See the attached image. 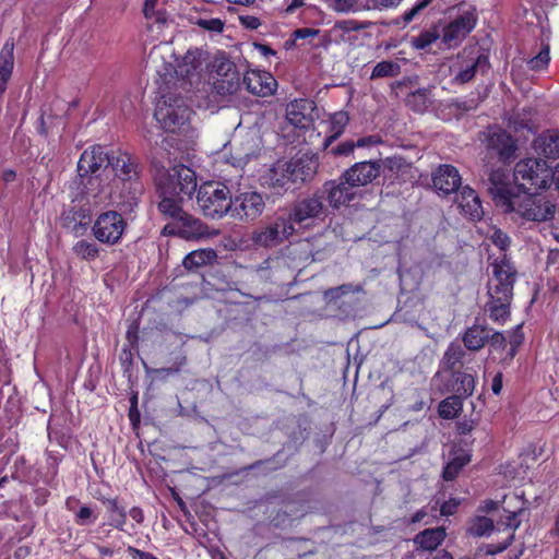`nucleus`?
Masks as SVG:
<instances>
[{"label": "nucleus", "mask_w": 559, "mask_h": 559, "mask_svg": "<svg viewBox=\"0 0 559 559\" xmlns=\"http://www.w3.org/2000/svg\"><path fill=\"white\" fill-rule=\"evenodd\" d=\"M465 355V349L459 343L452 342L449 344L443 354L441 365L445 370H453L459 364L462 362Z\"/></svg>", "instance_id": "nucleus-34"}, {"label": "nucleus", "mask_w": 559, "mask_h": 559, "mask_svg": "<svg viewBox=\"0 0 559 559\" xmlns=\"http://www.w3.org/2000/svg\"><path fill=\"white\" fill-rule=\"evenodd\" d=\"M447 533L444 527L427 528L418 533L413 542L417 550L433 551L445 539Z\"/></svg>", "instance_id": "nucleus-26"}, {"label": "nucleus", "mask_w": 559, "mask_h": 559, "mask_svg": "<svg viewBox=\"0 0 559 559\" xmlns=\"http://www.w3.org/2000/svg\"><path fill=\"white\" fill-rule=\"evenodd\" d=\"M492 278L489 284V301L485 306L489 318L503 324L510 317V305L513 297V285L516 280L514 265L503 257L492 264Z\"/></svg>", "instance_id": "nucleus-1"}, {"label": "nucleus", "mask_w": 559, "mask_h": 559, "mask_svg": "<svg viewBox=\"0 0 559 559\" xmlns=\"http://www.w3.org/2000/svg\"><path fill=\"white\" fill-rule=\"evenodd\" d=\"M97 516L90 507H81L75 514V521L80 525H88L95 522Z\"/></svg>", "instance_id": "nucleus-50"}, {"label": "nucleus", "mask_w": 559, "mask_h": 559, "mask_svg": "<svg viewBox=\"0 0 559 559\" xmlns=\"http://www.w3.org/2000/svg\"><path fill=\"white\" fill-rule=\"evenodd\" d=\"M340 290H344V294H348L350 292H354L353 289V285H341L338 287H334V288H331L329 290L325 292V297L326 298H331V299H334V298H338L340 297V294L338 292Z\"/></svg>", "instance_id": "nucleus-63"}, {"label": "nucleus", "mask_w": 559, "mask_h": 559, "mask_svg": "<svg viewBox=\"0 0 559 559\" xmlns=\"http://www.w3.org/2000/svg\"><path fill=\"white\" fill-rule=\"evenodd\" d=\"M522 512V509L519 511H509L506 515L504 520H501V523L507 527L514 532L520 527L521 520H519V514Z\"/></svg>", "instance_id": "nucleus-51"}, {"label": "nucleus", "mask_w": 559, "mask_h": 559, "mask_svg": "<svg viewBox=\"0 0 559 559\" xmlns=\"http://www.w3.org/2000/svg\"><path fill=\"white\" fill-rule=\"evenodd\" d=\"M373 9L384 10L397 7L402 0H369Z\"/></svg>", "instance_id": "nucleus-57"}, {"label": "nucleus", "mask_w": 559, "mask_h": 559, "mask_svg": "<svg viewBox=\"0 0 559 559\" xmlns=\"http://www.w3.org/2000/svg\"><path fill=\"white\" fill-rule=\"evenodd\" d=\"M318 34H319V29L304 27V28L296 29L294 32V37H295V39H305V38H309V37H314Z\"/></svg>", "instance_id": "nucleus-62"}, {"label": "nucleus", "mask_w": 559, "mask_h": 559, "mask_svg": "<svg viewBox=\"0 0 559 559\" xmlns=\"http://www.w3.org/2000/svg\"><path fill=\"white\" fill-rule=\"evenodd\" d=\"M493 521L486 516H476L468 527V533L473 536L481 537L493 531Z\"/></svg>", "instance_id": "nucleus-40"}, {"label": "nucleus", "mask_w": 559, "mask_h": 559, "mask_svg": "<svg viewBox=\"0 0 559 559\" xmlns=\"http://www.w3.org/2000/svg\"><path fill=\"white\" fill-rule=\"evenodd\" d=\"M381 162L380 160H367L358 162L352 167L346 169L342 176L349 185H352L356 191L360 187H365L372 182L380 176Z\"/></svg>", "instance_id": "nucleus-17"}, {"label": "nucleus", "mask_w": 559, "mask_h": 559, "mask_svg": "<svg viewBox=\"0 0 559 559\" xmlns=\"http://www.w3.org/2000/svg\"><path fill=\"white\" fill-rule=\"evenodd\" d=\"M194 24L199 27L213 32V33H222L224 29V22L221 19H198L194 21Z\"/></svg>", "instance_id": "nucleus-47"}, {"label": "nucleus", "mask_w": 559, "mask_h": 559, "mask_svg": "<svg viewBox=\"0 0 559 559\" xmlns=\"http://www.w3.org/2000/svg\"><path fill=\"white\" fill-rule=\"evenodd\" d=\"M348 122V116L346 112L338 111L331 117L329 135L324 142V146L328 147L333 141H335L343 132L345 126Z\"/></svg>", "instance_id": "nucleus-38"}, {"label": "nucleus", "mask_w": 559, "mask_h": 559, "mask_svg": "<svg viewBox=\"0 0 559 559\" xmlns=\"http://www.w3.org/2000/svg\"><path fill=\"white\" fill-rule=\"evenodd\" d=\"M438 38L439 35L437 32L426 31L412 38V46L416 49L423 50L431 46Z\"/></svg>", "instance_id": "nucleus-44"}, {"label": "nucleus", "mask_w": 559, "mask_h": 559, "mask_svg": "<svg viewBox=\"0 0 559 559\" xmlns=\"http://www.w3.org/2000/svg\"><path fill=\"white\" fill-rule=\"evenodd\" d=\"M202 66V52L198 49L189 50L183 56L181 62L178 64L176 73L178 76L187 79L190 83H192L194 79L199 78Z\"/></svg>", "instance_id": "nucleus-25"}, {"label": "nucleus", "mask_w": 559, "mask_h": 559, "mask_svg": "<svg viewBox=\"0 0 559 559\" xmlns=\"http://www.w3.org/2000/svg\"><path fill=\"white\" fill-rule=\"evenodd\" d=\"M243 85L251 94L265 97L276 91L277 82L273 75L266 71L252 70L246 72Z\"/></svg>", "instance_id": "nucleus-18"}, {"label": "nucleus", "mask_w": 559, "mask_h": 559, "mask_svg": "<svg viewBox=\"0 0 559 559\" xmlns=\"http://www.w3.org/2000/svg\"><path fill=\"white\" fill-rule=\"evenodd\" d=\"M73 252L76 257L91 261L98 257L99 248L94 242L80 240L74 245Z\"/></svg>", "instance_id": "nucleus-41"}, {"label": "nucleus", "mask_w": 559, "mask_h": 559, "mask_svg": "<svg viewBox=\"0 0 559 559\" xmlns=\"http://www.w3.org/2000/svg\"><path fill=\"white\" fill-rule=\"evenodd\" d=\"M513 539H514V534L511 533L508 536L507 540L504 543L500 544L499 546L496 547L495 545H489L486 552L489 555H495V554L501 552L511 545Z\"/></svg>", "instance_id": "nucleus-60"}, {"label": "nucleus", "mask_w": 559, "mask_h": 559, "mask_svg": "<svg viewBox=\"0 0 559 559\" xmlns=\"http://www.w3.org/2000/svg\"><path fill=\"white\" fill-rule=\"evenodd\" d=\"M177 223V229L171 230L170 233L185 240L209 238L213 235L207 225L188 213H186Z\"/></svg>", "instance_id": "nucleus-20"}, {"label": "nucleus", "mask_w": 559, "mask_h": 559, "mask_svg": "<svg viewBox=\"0 0 559 559\" xmlns=\"http://www.w3.org/2000/svg\"><path fill=\"white\" fill-rule=\"evenodd\" d=\"M331 8L337 12L358 11V0H331Z\"/></svg>", "instance_id": "nucleus-49"}, {"label": "nucleus", "mask_w": 559, "mask_h": 559, "mask_svg": "<svg viewBox=\"0 0 559 559\" xmlns=\"http://www.w3.org/2000/svg\"><path fill=\"white\" fill-rule=\"evenodd\" d=\"M313 103L308 99H295L286 107V119L296 128H307L311 122Z\"/></svg>", "instance_id": "nucleus-23"}, {"label": "nucleus", "mask_w": 559, "mask_h": 559, "mask_svg": "<svg viewBox=\"0 0 559 559\" xmlns=\"http://www.w3.org/2000/svg\"><path fill=\"white\" fill-rule=\"evenodd\" d=\"M536 148L548 158H559V133L551 131L540 135Z\"/></svg>", "instance_id": "nucleus-33"}, {"label": "nucleus", "mask_w": 559, "mask_h": 559, "mask_svg": "<svg viewBox=\"0 0 559 559\" xmlns=\"http://www.w3.org/2000/svg\"><path fill=\"white\" fill-rule=\"evenodd\" d=\"M318 190L323 195L324 202L328 201V206L332 209L347 205L358 195L356 189L342 175L335 180L326 181Z\"/></svg>", "instance_id": "nucleus-14"}, {"label": "nucleus", "mask_w": 559, "mask_h": 559, "mask_svg": "<svg viewBox=\"0 0 559 559\" xmlns=\"http://www.w3.org/2000/svg\"><path fill=\"white\" fill-rule=\"evenodd\" d=\"M318 163L311 157L277 160L265 176V185L273 189L287 190L292 185L301 183L313 178Z\"/></svg>", "instance_id": "nucleus-2"}, {"label": "nucleus", "mask_w": 559, "mask_h": 559, "mask_svg": "<svg viewBox=\"0 0 559 559\" xmlns=\"http://www.w3.org/2000/svg\"><path fill=\"white\" fill-rule=\"evenodd\" d=\"M549 61H550L549 46L546 45L542 48V50L538 52V55H536L535 57H533L528 60L527 64L531 70L538 71V70L546 69Z\"/></svg>", "instance_id": "nucleus-45"}, {"label": "nucleus", "mask_w": 559, "mask_h": 559, "mask_svg": "<svg viewBox=\"0 0 559 559\" xmlns=\"http://www.w3.org/2000/svg\"><path fill=\"white\" fill-rule=\"evenodd\" d=\"M157 0H145L143 7V13L145 19L154 20L155 23L164 25L167 22V15L165 12L156 11Z\"/></svg>", "instance_id": "nucleus-43"}, {"label": "nucleus", "mask_w": 559, "mask_h": 559, "mask_svg": "<svg viewBox=\"0 0 559 559\" xmlns=\"http://www.w3.org/2000/svg\"><path fill=\"white\" fill-rule=\"evenodd\" d=\"M110 156L104 151L100 145H93L86 148L78 163V174L81 176L103 174V170L108 171Z\"/></svg>", "instance_id": "nucleus-16"}, {"label": "nucleus", "mask_w": 559, "mask_h": 559, "mask_svg": "<svg viewBox=\"0 0 559 559\" xmlns=\"http://www.w3.org/2000/svg\"><path fill=\"white\" fill-rule=\"evenodd\" d=\"M355 147V142L346 141L333 147L331 153L334 155H349L354 152Z\"/></svg>", "instance_id": "nucleus-54"}, {"label": "nucleus", "mask_w": 559, "mask_h": 559, "mask_svg": "<svg viewBox=\"0 0 559 559\" xmlns=\"http://www.w3.org/2000/svg\"><path fill=\"white\" fill-rule=\"evenodd\" d=\"M288 211L299 227H309L329 215V206L319 190L294 202Z\"/></svg>", "instance_id": "nucleus-10"}, {"label": "nucleus", "mask_w": 559, "mask_h": 559, "mask_svg": "<svg viewBox=\"0 0 559 559\" xmlns=\"http://www.w3.org/2000/svg\"><path fill=\"white\" fill-rule=\"evenodd\" d=\"M462 409V400L456 395L449 396L440 402L438 413L441 418L452 419Z\"/></svg>", "instance_id": "nucleus-37"}, {"label": "nucleus", "mask_w": 559, "mask_h": 559, "mask_svg": "<svg viewBox=\"0 0 559 559\" xmlns=\"http://www.w3.org/2000/svg\"><path fill=\"white\" fill-rule=\"evenodd\" d=\"M239 20L240 23L249 29H257L261 25L260 20L253 15H240Z\"/></svg>", "instance_id": "nucleus-59"}, {"label": "nucleus", "mask_w": 559, "mask_h": 559, "mask_svg": "<svg viewBox=\"0 0 559 559\" xmlns=\"http://www.w3.org/2000/svg\"><path fill=\"white\" fill-rule=\"evenodd\" d=\"M460 501L457 499H449L444 501L440 507L441 515L449 516L456 512Z\"/></svg>", "instance_id": "nucleus-53"}, {"label": "nucleus", "mask_w": 559, "mask_h": 559, "mask_svg": "<svg viewBox=\"0 0 559 559\" xmlns=\"http://www.w3.org/2000/svg\"><path fill=\"white\" fill-rule=\"evenodd\" d=\"M462 468V464H456V461H451L450 463H448V465L444 467V471H443V478L445 480H452L454 479L460 469Z\"/></svg>", "instance_id": "nucleus-56"}, {"label": "nucleus", "mask_w": 559, "mask_h": 559, "mask_svg": "<svg viewBox=\"0 0 559 559\" xmlns=\"http://www.w3.org/2000/svg\"><path fill=\"white\" fill-rule=\"evenodd\" d=\"M514 180L524 188L546 189L552 182V169L544 159L524 158L514 167Z\"/></svg>", "instance_id": "nucleus-9"}, {"label": "nucleus", "mask_w": 559, "mask_h": 559, "mask_svg": "<svg viewBox=\"0 0 559 559\" xmlns=\"http://www.w3.org/2000/svg\"><path fill=\"white\" fill-rule=\"evenodd\" d=\"M296 225L288 210L278 211L272 222L253 233L252 240L264 248L277 247L296 234Z\"/></svg>", "instance_id": "nucleus-6"}, {"label": "nucleus", "mask_w": 559, "mask_h": 559, "mask_svg": "<svg viewBox=\"0 0 559 559\" xmlns=\"http://www.w3.org/2000/svg\"><path fill=\"white\" fill-rule=\"evenodd\" d=\"M162 190V200L158 203V210L165 216L171 217L174 221L178 222L186 212L181 207V202L185 198H179L176 194H169L165 192V189Z\"/></svg>", "instance_id": "nucleus-30"}, {"label": "nucleus", "mask_w": 559, "mask_h": 559, "mask_svg": "<svg viewBox=\"0 0 559 559\" xmlns=\"http://www.w3.org/2000/svg\"><path fill=\"white\" fill-rule=\"evenodd\" d=\"M108 512L110 513V522L109 524L117 527L120 531H123V526L127 522V513L126 510L119 506L117 499H107L104 501Z\"/></svg>", "instance_id": "nucleus-36"}, {"label": "nucleus", "mask_w": 559, "mask_h": 559, "mask_svg": "<svg viewBox=\"0 0 559 559\" xmlns=\"http://www.w3.org/2000/svg\"><path fill=\"white\" fill-rule=\"evenodd\" d=\"M191 112L183 98L169 94L157 102L154 117L165 131L176 132L189 121Z\"/></svg>", "instance_id": "nucleus-7"}, {"label": "nucleus", "mask_w": 559, "mask_h": 559, "mask_svg": "<svg viewBox=\"0 0 559 559\" xmlns=\"http://www.w3.org/2000/svg\"><path fill=\"white\" fill-rule=\"evenodd\" d=\"M432 1L433 0H418L411 10L404 13V20L406 22H411L416 16V14L428 7Z\"/></svg>", "instance_id": "nucleus-52"}, {"label": "nucleus", "mask_w": 559, "mask_h": 559, "mask_svg": "<svg viewBox=\"0 0 559 559\" xmlns=\"http://www.w3.org/2000/svg\"><path fill=\"white\" fill-rule=\"evenodd\" d=\"M81 218H85V214L82 210L76 211L74 207L63 212L61 216L62 225L72 231H78L79 227L84 225Z\"/></svg>", "instance_id": "nucleus-42"}, {"label": "nucleus", "mask_w": 559, "mask_h": 559, "mask_svg": "<svg viewBox=\"0 0 559 559\" xmlns=\"http://www.w3.org/2000/svg\"><path fill=\"white\" fill-rule=\"evenodd\" d=\"M127 226V221L119 212L109 210L97 216L92 233L100 243L115 246L121 241Z\"/></svg>", "instance_id": "nucleus-12"}, {"label": "nucleus", "mask_w": 559, "mask_h": 559, "mask_svg": "<svg viewBox=\"0 0 559 559\" xmlns=\"http://www.w3.org/2000/svg\"><path fill=\"white\" fill-rule=\"evenodd\" d=\"M186 362H187V357L185 355H180V356L176 357L175 362L171 367L163 368L159 370V372L165 373V374L177 373L181 370V368L186 365Z\"/></svg>", "instance_id": "nucleus-55"}, {"label": "nucleus", "mask_w": 559, "mask_h": 559, "mask_svg": "<svg viewBox=\"0 0 559 559\" xmlns=\"http://www.w3.org/2000/svg\"><path fill=\"white\" fill-rule=\"evenodd\" d=\"M487 67V58L483 55H478L475 58L469 59L466 64H462L453 80L459 84L467 83L478 71H485Z\"/></svg>", "instance_id": "nucleus-29"}, {"label": "nucleus", "mask_w": 559, "mask_h": 559, "mask_svg": "<svg viewBox=\"0 0 559 559\" xmlns=\"http://www.w3.org/2000/svg\"><path fill=\"white\" fill-rule=\"evenodd\" d=\"M488 237L491 242L501 251H506L511 243L510 237L503 230L497 227H491L489 229Z\"/></svg>", "instance_id": "nucleus-46"}, {"label": "nucleus", "mask_w": 559, "mask_h": 559, "mask_svg": "<svg viewBox=\"0 0 559 559\" xmlns=\"http://www.w3.org/2000/svg\"><path fill=\"white\" fill-rule=\"evenodd\" d=\"M383 164L389 171L403 179L412 171V165L400 156L388 157Z\"/></svg>", "instance_id": "nucleus-39"}, {"label": "nucleus", "mask_w": 559, "mask_h": 559, "mask_svg": "<svg viewBox=\"0 0 559 559\" xmlns=\"http://www.w3.org/2000/svg\"><path fill=\"white\" fill-rule=\"evenodd\" d=\"M488 342L490 345L495 348H504L506 347V336L501 332H489V340Z\"/></svg>", "instance_id": "nucleus-58"}, {"label": "nucleus", "mask_w": 559, "mask_h": 559, "mask_svg": "<svg viewBox=\"0 0 559 559\" xmlns=\"http://www.w3.org/2000/svg\"><path fill=\"white\" fill-rule=\"evenodd\" d=\"M218 74L227 75L234 68V64L228 60H221L215 64Z\"/></svg>", "instance_id": "nucleus-64"}, {"label": "nucleus", "mask_w": 559, "mask_h": 559, "mask_svg": "<svg viewBox=\"0 0 559 559\" xmlns=\"http://www.w3.org/2000/svg\"><path fill=\"white\" fill-rule=\"evenodd\" d=\"M264 209L265 202L262 194L255 191H247L231 197L229 215L234 219L249 223L260 217Z\"/></svg>", "instance_id": "nucleus-13"}, {"label": "nucleus", "mask_w": 559, "mask_h": 559, "mask_svg": "<svg viewBox=\"0 0 559 559\" xmlns=\"http://www.w3.org/2000/svg\"><path fill=\"white\" fill-rule=\"evenodd\" d=\"M475 20L466 14L457 17L443 28L442 40L450 47L457 45L473 28Z\"/></svg>", "instance_id": "nucleus-22"}, {"label": "nucleus", "mask_w": 559, "mask_h": 559, "mask_svg": "<svg viewBox=\"0 0 559 559\" xmlns=\"http://www.w3.org/2000/svg\"><path fill=\"white\" fill-rule=\"evenodd\" d=\"M489 340V329L483 324H474L466 329L462 336L465 348L479 350Z\"/></svg>", "instance_id": "nucleus-27"}, {"label": "nucleus", "mask_w": 559, "mask_h": 559, "mask_svg": "<svg viewBox=\"0 0 559 559\" xmlns=\"http://www.w3.org/2000/svg\"><path fill=\"white\" fill-rule=\"evenodd\" d=\"M230 199L229 189L215 181L201 185L197 194V203L203 215L214 219L229 214Z\"/></svg>", "instance_id": "nucleus-5"}, {"label": "nucleus", "mask_w": 559, "mask_h": 559, "mask_svg": "<svg viewBox=\"0 0 559 559\" xmlns=\"http://www.w3.org/2000/svg\"><path fill=\"white\" fill-rule=\"evenodd\" d=\"M461 182V175L452 165H440L432 174L433 188L445 195L457 191Z\"/></svg>", "instance_id": "nucleus-19"}, {"label": "nucleus", "mask_w": 559, "mask_h": 559, "mask_svg": "<svg viewBox=\"0 0 559 559\" xmlns=\"http://www.w3.org/2000/svg\"><path fill=\"white\" fill-rule=\"evenodd\" d=\"M127 551L132 557V559H158L151 552L142 551L135 547L129 546Z\"/></svg>", "instance_id": "nucleus-61"}, {"label": "nucleus", "mask_w": 559, "mask_h": 559, "mask_svg": "<svg viewBox=\"0 0 559 559\" xmlns=\"http://www.w3.org/2000/svg\"><path fill=\"white\" fill-rule=\"evenodd\" d=\"M455 202L461 212L472 221H478L484 215L481 202L476 191L468 186L463 187L456 194Z\"/></svg>", "instance_id": "nucleus-21"}, {"label": "nucleus", "mask_w": 559, "mask_h": 559, "mask_svg": "<svg viewBox=\"0 0 559 559\" xmlns=\"http://www.w3.org/2000/svg\"><path fill=\"white\" fill-rule=\"evenodd\" d=\"M487 147L496 151L501 159L510 158L516 150L514 140L501 129L488 130Z\"/></svg>", "instance_id": "nucleus-24"}, {"label": "nucleus", "mask_w": 559, "mask_h": 559, "mask_svg": "<svg viewBox=\"0 0 559 559\" xmlns=\"http://www.w3.org/2000/svg\"><path fill=\"white\" fill-rule=\"evenodd\" d=\"M452 391L459 397H467L473 394L475 389V380L471 373L463 371L452 372Z\"/></svg>", "instance_id": "nucleus-32"}, {"label": "nucleus", "mask_w": 559, "mask_h": 559, "mask_svg": "<svg viewBox=\"0 0 559 559\" xmlns=\"http://www.w3.org/2000/svg\"><path fill=\"white\" fill-rule=\"evenodd\" d=\"M400 73L401 66L399 62L392 60H383L373 67L370 79L378 80L383 78H395Z\"/></svg>", "instance_id": "nucleus-35"}, {"label": "nucleus", "mask_w": 559, "mask_h": 559, "mask_svg": "<svg viewBox=\"0 0 559 559\" xmlns=\"http://www.w3.org/2000/svg\"><path fill=\"white\" fill-rule=\"evenodd\" d=\"M13 43L7 41L0 52V96L4 93L13 70Z\"/></svg>", "instance_id": "nucleus-31"}, {"label": "nucleus", "mask_w": 559, "mask_h": 559, "mask_svg": "<svg viewBox=\"0 0 559 559\" xmlns=\"http://www.w3.org/2000/svg\"><path fill=\"white\" fill-rule=\"evenodd\" d=\"M428 99V91L426 88H419L413 92L408 97V104L412 106H417L418 110H423L426 108V103Z\"/></svg>", "instance_id": "nucleus-48"}, {"label": "nucleus", "mask_w": 559, "mask_h": 559, "mask_svg": "<svg viewBox=\"0 0 559 559\" xmlns=\"http://www.w3.org/2000/svg\"><path fill=\"white\" fill-rule=\"evenodd\" d=\"M488 191L496 205L502 211L510 206V202L518 194L515 188L509 182L508 174L504 169H492L489 174Z\"/></svg>", "instance_id": "nucleus-15"}, {"label": "nucleus", "mask_w": 559, "mask_h": 559, "mask_svg": "<svg viewBox=\"0 0 559 559\" xmlns=\"http://www.w3.org/2000/svg\"><path fill=\"white\" fill-rule=\"evenodd\" d=\"M157 185L166 193L190 198L197 189L194 171L185 165H175L157 178Z\"/></svg>", "instance_id": "nucleus-11"}, {"label": "nucleus", "mask_w": 559, "mask_h": 559, "mask_svg": "<svg viewBox=\"0 0 559 559\" xmlns=\"http://www.w3.org/2000/svg\"><path fill=\"white\" fill-rule=\"evenodd\" d=\"M216 259L217 253L214 249H199L188 253L183 258L182 264L187 270L193 271L199 267L213 264Z\"/></svg>", "instance_id": "nucleus-28"}, {"label": "nucleus", "mask_w": 559, "mask_h": 559, "mask_svg": "<svg viewBox=\"0 0 559 559\" xmlns=\"http://www.w3.org/2000/svg\"><path fill=\"white\" fill-rule=\"evenodd\" d=\"M109 170L110 175L114 173L116 178L112 180L114 186L120 182L128 185V192L119 194L118 206L123 212H132L138 204V194L142 190L139 179V164L136 159L128 153H119L116 156H110Z\"/></svg>", "instance_id": "nucleus-3"}, {"label": "nucleus", "mask_w": 559, "mask_h": 559, "mask_svg": "<svg viewBox=\"0 0 559 559\" xmlns=\"http://www.w3.org/2000/svg\"><path fill=\"white\" fill-rule=\"evenodd\" d=\"M114 183L110 174L103 170V174L80 177V199L86 205L99 206L108 202L118 204L119 195H114Z\"/></svg>", "instance_id": "nucleus-8"}, {"label": "nucleus", "mask_w": 559, "mask_h": 559, "mask_svg": "<svg viewBox=\"0 0 559 559\" xmlns=\"http://www.w3.org/2000/svg\"><path fill=\"white\" fill-rule=\"evenodd\" d=\"M503 212L514 213L526 221L546 222L554 218L556 205L543 194L518 192Z\"/></svg>", "instance_id": "nucleus-4"}]
</instances>
